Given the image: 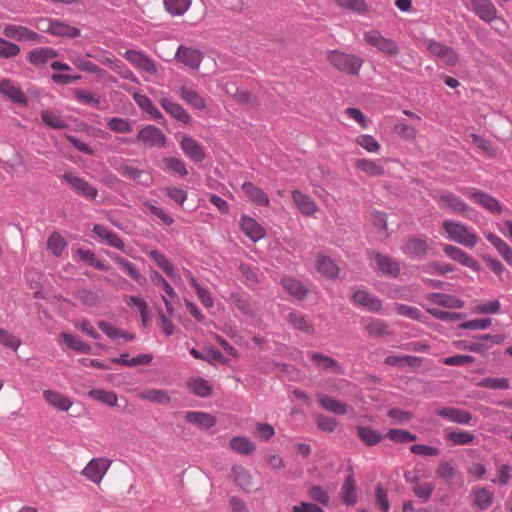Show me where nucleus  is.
<instances>
[{
  "label": "nucleus",
  "mask_w": 512,
  "mask_h": 512,
  "mask_svg": "<svg viewBox=\"0 0 512 512\" xmlns=\"http://www.w3.org/2000/svg\"><path fill=\"white\" fill-rule=\"evenodd\" d=\"M326 58L334 68L350 75H358L363 64L362 58L340 50L328 51Z\"/></svg>",
  "instance_id": "nucleus-1"
},
{
  "label": "nucleus",
  "mask_w": 512,
  "mask_h": 512,
  "mask_svg": "<svg viewBox=\"0 0 512 512\" xmlns=\"http://www.w3.org/2000/svg\"><path fill=\"white\" fill-rule=\"evenodd\" d=\"M363 38L368 45L387 57H396L400 53L398 44L394 40L384 37L378 30L366 31Z\"/></svg>",
  "instance_id": "nucleus-2"
},
{
  "label": "nucleus",
  "mask_w": 512,
  "mask_h": 512,
  "mask_svg": "<svg viewBox=\"0 0 512 512\" xmlns=\"http://www.w3.org/2000/svg\"><path fill=\"white\" fill-rule=\"evenodd\" d=\"M366 255L369 260L375 263L377 271L382 275L393 279L400 276V262L393 260L388 255L371 249L366 251Z\"/></svg>",
  "instance_id": "nucleus-3"
},
{
  "label": "nucleus",
  "mask_w": 512,
  "mask_h": 512,
  "mask_svg": "<svg viewBox=\"0 0 512 512\" xmlns=\"http://www.w3.org/2000/svg\"><path fill=\"white\" fill-rule=\"evenodd\" d=\"M443 229L448 234V237L468 248H472L477 244L478 237L476 234L469 231V229L460 222L445 221Z\"/></svg>",
  "instance_id": "nucleus-4"
},
{
  "label": "nucleus",
  "mask_w": 512,
  "mask_h": 512,
  "mask_svg": "<svg viewBox=\"0 0 512 512\" xmlns=\"http://www.w3.org/2000/svg\"><path fill=\"white\" fill-rule=\"evenodd\" d=\"M123 143H137L142 142L149 147H164L167 143L165 134L155 127L154 125H147L143 127L134 140L121 138Z\"/></svg>",
  "instance_id": "nucleus-5"
},
{
  "label": "nucleus",
  "mask_w": 512,
  "mask_h": 512,
  "mask_svg": "<svg viewBox=\"0 0 512 512\" xmlns=\"http://www.w3.org/2000/svg\"><path fill=\"white\" fill-rule=\"evenodd\" d=\"M3 34L20 42L47 43L44 36L21 25L7 24L3 28Z\"/></svg>",
  "instance_id": "nucleus-6"
},
{
  "label": "nucleus",
  "mask_w": 512,
  "mask_h": 512,
  "mask_svg": "<svg viewBox=\"0 0 512 512\" xmlns=\"http://www.w3.org/2000/svg\"><path fill=\"white\" fill-rule=\"evenodd\" d=\"M462 192L492 214H500L503 211L501 203L488 193L477 190L476 188H465Z\"/></svg>",
  "instance_id": "nucleus-7"
},
{
  "label": "nucleus",
  "mask_w": 512,
  "mask_h": 512,
  "mask_svg": "<svg viewBox=\"0 0 512 512\" xmlns=\"http://www.w3.org/2000/svg\"><path fill=\"white\" fill-rule=\"evenodd\" d=\"M63 179L78 195L88 200H94L98 196V190L81 177L75 176L72 173H65Z\"/></svg>",
  "instance_id": "nucleus-8"
},
{
  "label": "nucleus",
  "mask_w": 512,
  "mask_h": 512,
  "mask_svg": "<svg viewBox=\"0 0 512 512\" xmlns=\"http://www.w3.org/2000/svg\"><path fill=\"white\" fill-rule=\"evenodd\" d=\"M42 22L47 24L46 27H43V31L55 35V36H66L69 38H76L80 36V29L70 26L69 24L62 22L57 19H42Z\"/></svg>",
  "instance_id": "nucleus-9"
},
{
  "label": "nucleus",
  "mask_w": 512,
  "mask_h": 512,
  "mask_svg": "<svg viewBox=\"0 0 512 512\" xmlns=\"http://www.w3.org/2000/svg\"><path fill=\"white\" fill-rule=\"evenodd\" d=\"M111 462L105 458H94L83 469L85 475L90 481L99 484L110 467Z\"/></svg>",
  "instance_id": "nucleus-10"
},
{
  "label": "nucleus",
  "mask_w": 512,
  "mask_h": 512,
  "mask_svg": "<svg viewBox=\"0 0 512 512\" xmlns=\"http://www.w3.org/2000/svg\"><path fill=\"white\" fill-rule=\"evenodd\" d=\"M355 305L363 307L370 312H380L383 303L382 300L366 290H356L352 296Z\"/></svg>",
  "instance_id": "nucleus-11"
},
{
  "label": "nucleus",
  "mask_w": 512,
  "mask_h": 512,
  "mask_svg": "<svg viewBox=\"0 0 512 512\" xmlns=\"http://www.w3.org/2000/svg\"><path fill=\"white\" fill-rule=\"evenodd\" d=\"M443 250L452 260L472 269L475 272L480 271L479 263L464 250L450 244H446L443 247Z\"/></svg>",
  "instance_id": "nucleus-12"
},
{
  "label": "nucleus",
  "mask_w": 512,
  "mask_h": 512,
  "mask_svg": "<svg viewBox=\"0 0 512 512\" xmlns=\"http://www.w3.org/2000/svg\"><path fill=\"white\" fill-rule=\"evenodd\" d=\"M183 153L194 162H202L206 157L203 147L191 136L184 135L180 141Z\"/></svg>",
  "instance_id": "nucleus-13"
},
{
  "label": "nucleus",
  "mask_w": 512,
  "mask_h": 512,
  "mask_svg": "<svg viewBox=\"0 0 512 512\" xmlns=\"http://www.w3.org/2000/svg\"><path fill=\"white\" fill-rule=\"evenodd\" d=\"M0 93L16 104L26 106L28 103L24 92L11 79L5 78L0 82Z\"/></svg>",
  "instance_id": "nucleus-14"
},
{
  "label": "nucleus",
  "mask_w": 512,
  "mask_h": 512,
  "mask_svg": "<svg viewBox=\"0 0 512 512\" xmlns=\"http://www.w3.org/2000/svg\"><path fill=\"white\" fill-rule=\"evenodd\" d=\"M348 475L342 485L340 497L344 504L348 506H353L357 502V483L354 476V471L352 467L348 468Z\"/></svg>",
  "instance_id": "nucleus-15"
},
{
  "label": "nucleus",
  "mask_w": 512,
  "mask_h": 512,
  "mask_svg": "<svg viewBox=\"0 0 512 512\" xmlns=\"http://www.w3.org/2000/svg\"><path fill=\"white\" fill-rule=\"evenodd\" d=\"M427 49L433 55L445 61L448 65H455L458 62L457 52L453 48L440 42L434 40L429 41Z\"/></svg>",
  "instance_id": "nucleus-16"
},
{
  "label": "nucleus",
  "mask_w": 512,
  "mask_h": 512,
  "mask_svg": "<svg viewBox=\"0 0 512 512\" xmlns=\"http://www.w3.org/2000/svg\"><path fill=\"white\" fill-rule=\"evenodd\" d=\"M402 252L410 257L424 258L429 250L427 240L424 238H409L401 248Z\"/></svg>",
  "instance_id": "nucleus-17"
},
{
  "label": "nucleus",
  "mask_w": 512,
  "mask_h": 512,
  "mask_svg": "<svg viewBox=\"0 0 512 512\" xmlns=\"http://www.w3.org/2000/svg\"><path fill=\"white\" fill-rule=\"evenodd\" d=\"M125 58L134 66L149 74H155L157 72L156 65L152 59L139 51L127 50L125 52Z\"/></svg>",
  "instance_id": "nucleus-18"
},
{
  "label": "nucleus",
  "mask_w": 512,
  "mask_h": 512,
  "mask_svg": "<svg viewBox=\"0 0 512 512\" xmlns=\"http://www.w3.org/2000/svg\"><path fill=\"white\" fill-rule=\"evenodd\" d=\"M175 58L187 67L197 69L202 61V53L198 50L180 45Z\"/></svg>",
  "instance_id": "nucleus-19"
},
{
  "label": "nucleus",
  "mask_w": 512,
  "mask_h": 512,
  "mask_svg": "<svg viewBox=\"0 0 512 512\" xmlns=\"http://www.w3.org/2000/svg\"><path fill=\"white\" fill-rule=\"evenodd\" d=\"M240 226L243 233L253 242H257L265 236L264 228L252 217L242 215Z\"/></svg>",
  "instance_id": "nucleus-20"
},
{
  "label": "nucleus",
  "mask_w": 512,
  "mask_h": 512,
  "mask_svg": "<svg viewBox=\"0 0 512 512\" xmlns=\"http://www.w3.org/2000/svg\"><path fill=\"white\" fill-rule=\"evenodd\" d=\"M133 99L140 107L141 110L148 113L154 120H157L160 125L165 126L166 120L160 110L152 103L151 99L141 93H134Z\"/></svg>",
  "instance_id": "nucleus-21"
},
{
  "label": "nucleus",
  "mask_w": 512,
  "mask_h": 512,
  "mask_svg": "<svg viewBox=\"0 0 512 512\" xmlns=\"http://www.w3.org/2000/svg\"><path fill=\"white\" fill-rule=\"evenodd\" d=\"M436 414L457 424L468 425L473 416L469 411L455 407H444L437 410Z\"/></svg>",
  "instance_id": "nucleus-22"
},
{
  "label": "nucleus",
  "mask_w": 512,
  "mask_h": 512,
  "mask_svg": "<svg viewBox=\"0 0 512 512\" xmlns=\"http://www.w3.org/2000/svg\"><path fill=\"white\" fill-rule=\"evenodd\" d=\"M108 256L121 268L123 269L137 284L144 285L147 282L146 277H144L135 267V265L123 258L119 254L116 253H108Z\"/></svg>",
  "instance_id": "nucleus-23"
},
{
  "label": "nucleus",
  "mask_w": 512,
  "mask_h": 512,
  "mask_svg": "<svg viewBox=\"0 0 512 512\" xmlns=\"http://www.w3.org/2000/svg\"><path fill=\"white\" fill-rule=\"evenodd\" d=\"M161 107L169 113L173 118L183 124H190L192 121L191 116L185 111V109L178 103L173 102L169 98H161L159 100Z\"/></svg>",
  "instance_id": "nucleus-24"
},
{
  "label": "nucleus",
  "mask_w": 512,
  "mask_h": 512,
  "mask_svg": "<svg viewBox=\"0 0 512 512\" xmlns=\"http://www.w3.org/2000/svg\"><path fill=\"white\" fill-rule=\"evenodd\" d=\"M242 190L246 197L258 206H268V195L254 183L246 181L242 184Z\"/></svg>",
  "instance_id": "nucleus-25"
},
{
  "label": "nucleus",
  "mask_w": 512,
  "mask_h": 512,
  "mask_svg": "<svg viewBox=\"0 0 512 512\" xmlns=\"http://www.w3.org/2000/svg\"><path fill=\"white\" fill-rule=\"evenodd\" d=\"M471 7L485 22H491L496 18V8L490 0H471Z\"/></svg>",
  "instance_id": "nucleus-26"
},
{
  "label": "nucleus",
  "mask_w": 512,
  "mask_h": 512,
  "mask_svg": "<svg viewBox=\"0 0 512 512\" xmlns=\"http://www.w3.org/2000/svg\"><path fill=\"white\" fill-rule=\"evenodd\" d=\"M427 300L437 304L439 306L450 308V309H461L464 307V301L457 298L456 296L444 293H430L427 296Z\"/></svg>",
  "instance_id": "nucleus-27"
},
{
  "label": "nucleus",
  "mask_w": 512,
  "mask_h": 512,
  "mask_svg": "<svg viewBox=\"0 0 512 512\" xmlns=\"http://www.w3.org/2000/svg\"><path fill=\"white\" fill-rule=\"evenodd\" d=\"M316 398H317V402L319 403V405L323 409H325L331 413H334L336 415H344L348 411V406L345 403H343L339 400H336L331 396L320 393V394H317Z\"/></svg>",
  "instance_id": "nucleus-28"
},
{
  "label": "nucleus",
  "mask_w": 512,
  "mask_h": 512,
  "mask_svg": "<svg viewBox=\"0 0 512 512\" xmlns=\"http://www.w3.org/2000/svg\"><path fill=\"white\" fill-rule=\"evenodd\" d=\"M93 233L98 237L103 238L108 245L111 247L124 250L125 244L123 240L112 230L101 224H95L93 226Z\"/></svg>",
  "instance_id": "nucleus-29"
},
{
  "label": "nucleus",
  "mask_w": 512,
  "mask_h": 512,
  "mask_svg": "<svg viewBox=\"0 0 512 512\" xmlns=\"http://www.w3.org/2000/svg\"><path fill=\"white\" fill-rule=\"evenodd\" d=\"M316 269L323 276L334 279L338 277L340 268L335 261L325 255H319L316 260Z\"/></svg>",
  "instance_id": "nucleus-30"
},
{
  "label": "nucleus",
  "mask_w": 512,
  "mask_h": 512,
  "mask_svg": "<svg viewBox=\"0 0 512 512\" xmlns=\"http://www.w3.org/2000/svg\"><path fill=\"white\" fill-rule=\"evenodd\" d=\"M188 423L194 424L204 429H210L216 424V419L213 415L200 412V411H189L184 416Z\"/></svg>",
  "instance_id": "nucleus-31"
},
{
  "label": "nucleus",
  "mask_w": 512,
  "mask_h": 512,
  "mask_svg": "<svg viewBox=\"0 0 512 512\" xmlns=\"http://www.w3.org/2000/svg\"><path fill=\"white\" fill-rule=\"evenodd\" d=\"M231 476L234 482L243 490L251 491L253 487L252 475L248 469L242 465H234L231 468Z\"/></svg>",
  "instance_id": "nucleus-32"
},
{
  "label": "nucleus",
  "mask_w": 512,
  "mask_h": 512,
  "mask_svg": "<svg viewBox=\"0 0 512 512\" xmlns=\"http://www.w3.org/2000/svg\"><path fill=\"white\" fill-rule=\"evenodd\" d=\"M281 285L289 295L299 300L305 299L309 292L302 282L292 277L283 278Z\"/></svg>",
  "instance_id": "nucleus-33"
},
{
  "label": "nucleus",
  "mask_w": 512,
  "mask_h": 512,
  "mask_svg": "<svg viewBox=\"0 0 512 512\" xmlns=\"http://www.w3.org/2000/svg\"><path fill=\"white\" fill-rule=\"evenodd\" d=\"M43 398L51 406L60 411H68L73 404L68 397L54 390H44Z\"/></svg>",
  "instance_id": "nucleus-34"
},
{
  "label": "nucleus",
  "mask_w": 512,
  "mask_h": 512,
  "mask_svg": "<svg viewBox=\"0 0 512 512\" xmlns=\"http://www.w3.org/2000/svg\"><path fill=\"white\" fill-rule=\"evenodd\" d=\"M286 319L295 329L302 331L303 333L308 335H313L315 333L313 324L310 323L308 317L304 314L295 311L290 312Z\"/></svg>",
  "instance_id": "nucleus-35"
},
{
  "label": "nucleus",
  "mask_w": 512,
  "mask_h": 512,
  "mask_svg": "<svg viewBox=\"0 0 512 512\" xmlns=\"http://www.w3.org/2000/svg\"><path fill=\"white\" fill-rule=\"evenodd\" d=\"M308 357L314 364H316L319 367H322L327 371H331L334 373L341 372V367L339 363L332 357L313 351L308 352Z\"/></svg>",
  "instance_id": "nucleus-36"
},
{
  "label": "nucleus",
  "mask_w": 512,
  "mask_h": 512,
  "mask_svg": "<svg viewBox=\"0 0 512 512\" xmlns=\"http://www.w3.org/2000/svg\"><path fill=\"white\" fill-rule=\"evenodd\" d=\"M58 57V52L51 47H41L30 51L28 60L33 65H43L49 59Z\"/></svg>",
  "instance_id": "nucleus-37"
},
{
  "label": "nucleus",
  "mask_w": 512,
  "mask_h": 512,
  "mask_svg": "<svg viewBox=\"0 0 512 512\" xmlns=\"http://www.w3.org/2000/svg\"><path fill=\"white\" fill-rule=\"evenodd\" d=\"M189 352L195 359H200L210 364H214L216 362L226 364L228 362L226 357L219 350L214 348H209L204 353L200 352L196 348H191Z\"/></svg>",
  "instance_id": "nucleus-38"
},
{
  "label": "nucleus",
  "mask_w": 512,
  "mask_h": 512,
  "mask_svg": "<svg viewBox=\"0 0 512 512\" xmlns=\"http://www.w3.org/2000/svg\"><path fill=\"white\" fill-rule=\"evenodd\" d=\"M487 240L496 248L504 261L512 265V248L499 236L489 232L486 235Z\"/></svg>",
  "instance_id": "nucleus-39"
},
{
  "label": "nucleus",
  "mask_w": 512,
  "mask_h": 512,
  "mask_svg": "<svg viewBox=\"0 0 512 512\" xmlns=\"http://www.w3.org/2000/svg\"><path fill=\"white\" fill-rule=\"evenodd\" d=\"M292 198L297 208L305 215H312L317 210L315 202L299 190L292 191Z\"/></svg>",
  "instance_id": "nucleus-40"
},
{
  "label": "nucleus",
  "mask_w": 512,
  "mask_h": 512,
  "mask_svg": "<svg viewBox=\"0 0 512 512\" xmlns=\"http://www.w3.org/2000/svg\"><path fill=\"white\" fill-rule=\"evenodd\" d=\"M229 445L233 451L241 455H250L256 450V445L244 436L233 437Z\"/></svg>",
  "instance_id": "nucleus-41"
},
{
  "label": "nucleus",
  "mask_w": 512,
  "mask_h": 512,
  "mask_svg": "<svg viewBox=\"0 0 512 512\" xmlns=\"http://www.w3.org/2000/svg\"><path fill=\"white\" fill-rule=\"evenodd\" d=\"M357 435L367 446H375L383 439V435L370 426H358Z\"/></svg>",
  "instance_id": "nucleus-42"
},
{
  "label": "nucleus",
  "mask_w": 512,
  "mask_h": 512,
  "mask_svg": "<svg viewBox=\"0 0 512 512\" xmlns=\"http://www.w3.org/2000/svg\"><path fill=\"white\" fill-rule=\"evenodd\" d=\"M178 93L180 97L193 106L196 109L202 110L206 108L205 100L202 96H200L196 91L187 88L185 86H181L178 89Z\"/></svg>",
  "instance_id": "nucleus-43"
},
{
  "label": "nucleus",
  "mask_w": 512,
  "mask_h": 512,
  "mask_svg": "<svg viewBox=\"0 0 512 512\" xmlns=\"http://www.w3.org/2000/svg\"><path fill=\"white\" fill-rule=\"evenodd\" d=\"M162 161L165 169L171 174H176L181 177H186L189 174L184 161L180 158L164 157Z\"/></svg>",
  "instance_id": "nucleus-44"
},
{
  "label": "nucleus",
  "mask_w": 512,
  "mask_h": 512,
  "mask_svg": "<svg viewBox=\"0 0 512 512\" xmlns=\"http://www.w3.org/2000/svg\"><path fill=\"white\" fill-rule=\"evenodd\" d=\"M88 395L93 400L106 404L110 407L117 406L118 398L116 393L113 391H107L104 389H92L88 392Z\"/></svg>",
  "instance_id": "nucleus-45"
},
{
  "label": "nucleus",
  "mask_w": 512,
  "mask_h": 512,
  "mask_svg": "<svg viewBox=\"0 0 512 512\" xmlns=\"http://www.w3.org/2000/svg\"><path fill=\"white\" fill-rule=\"evenodd\" d=\"M355 166L360 171L366 173L370 177L382 176L385 173L384 168L381 165L376 164L374 161L369 159H358Z\"/></svg>",
  "instance_id": "nucleus-46"
},
{
  "label": "nucleus",
  "mask_w": 512,
  "mask_h": 512,
  "mask_svg": "<svg viewBox=\"0 0 512 512\" xmlns=\"http://www.w3.org/2000/svg\"><path fill=\"white\" fill-rule=\"evenodd\" d=\"M61 337L64 341V343L71 349L80 352V353H91V346L82 341L80 337L71 335L69 333H62Z\"/></svg>",
  "instance_id": "nucleus-47"
},
{
  "label": "nucleus",
  "mask_w": 512,
  "mask_h": 512,
  "mask_svg": "<svg viewBox=\"0 0 512 512\" xmlns=\"http://www.w3.org/2000/svg\"><path fill=\"white\" fill-rule=\"evenodd\" d=\"M188 386L191 391L198 397L206 398L210 396L212 392V386L210 385L209 381L201 377L190 381Z\"/></svg>",
  "instance_id": "nucleus-48"
},
{
  "label": "nucleus",
  "mask_w": 512,
  "mask_h": 512,
  "mask_svg": "<svg viewBox=\"0 0 512 512\" xmlns=\"http://www.w3.org/2000/svg\"><path fill=\"white\" fill-rule=\"evenodd\" d=\"M385 437L395 443H408L417 440V435L403 429H390L385 434Z\"/></svg>",
  "instance_id": "nucleus-49"
},
{
  "label": "nucleus",
  "mask_w": 512,
  "mask_h": 512,
  "mask_svg": "<svg viewBox=\"0 0 512 512\" xmlns=\"http://www.w3.org/2000/svg\"><path fill=\"white\" fill-rule=\"evenodd\" d=\"M365 331L370 336L384 337L391 335L388 325L381 319H374L365 326Z\"/></svg>",
  "instance_id": "nucleus-50"
},
{
  "label": "nucleus",
  "mask_w": 512,
  "mask_h": 512,
  "mask_svg": "<svg viewBox=\"0 0 512 512\" xmlns=\"http://www.w3.org/2000/svg\"><path fill=\"white\" fill-rule=\"evenodd\" d=\"M474 505L480 510H486L493 502V493L486 488L473 491Z\"/></svg>",
  "instance_id": "nucleus-51"
},
{
  "label": "nucleus",
  "mask_w": 512,
  "mask_h": 512,
  "mask_svg": "<svg viewBox=\"0 0 512 512\" xmlns=\"http://www.w3.org/2000/svg\"><path fill=\"white\" fill-rule=\"evenodd\" d=\"M149 257L170 277L175 275L173 264L158 250H151Z\"/></svg>",
  "instance_id": "nucleus-52"
},
{
  "label": "nucleus",
  "mask_w": 512,
  "mask_h": 512,
  "mask_svg": "<svg viewBox=\"0 0 512 512\" xmlns=\"http://www.w3.org/2000/svg\"><path fill=\"white\" fill-rule=\"evenodd\" d=\"M190 4V0H164L167 12L175 16L183 15L188 10Z\"/></svg>",
  "instance_id": "nucleus-53"
},
{
  "label": "nucleus",
  "mask_w": 512,
  "mask_h": 512,
  "mask_svg": "<svg viewBox=\"0 0 512 512\" xmlns=\"http://www.w3.org/2000/svg\"><path fill=\"white\" fill-rule=\"evenodd\" d=\"M427 312L435 317L436 319H439L441 321L445 322H454L458 320H462L466 317L465 313H458V312H450V311H444L437 308H428Z\"/></svg>",
  "instance_id": "nucleus-54"
},
{
  "label": "nucleus",
  "mask_w": 512,
  "mask_h": 512,
  "mask_svg": "<svg viewBox=\"0 0 512 512\" xmlns=\"http://www.w3.org/2000/svg\"><path fill=\"white\" fill-rule=\"evenodd\" d=\"M47 246L53 255L59 257L66 248L67 243L59 233L54 232L49 236Z\"/></svg>",
  "instance_id": "nucleus-55"
},
{
  "label": "nucleus",
  "mask_w": 512,
  "mask_h": 512,
  "mask_svg": "<svg viewBox=\"0 0 512 512\" xmlns=\"http://www.w3.org/2000/svg\"><path fill=\"white\" fill-rule=\"evenodd\" d=\"M108 128L116 133H130L133 130L132 123L129 119L121 117H112L107 122Z\"/></svg>",
  "instance_id": "nucleus-56"
},
{
  "label": "nucleus",
  "mask_w": 512,
  "mask_h": 512,
  "mask_svg": "<svg viewBox=\"0 0 512 512\" xmlns=\"http://www.w3.org/2000/svg\"><path fill=\"white\" fill-rule=\"evenodd\" d=\"M395 311L401 316H405L419 322H424L425 319V316L418 308L406 304H395Z\"/></svg>",
  "instance_id": "nucleus-57"
},
{
  "label": "nucleus",
  "mask_w": 512,
  "mask_h": 512,
  "mask_svg": "<svg viewBox=\"0 0 512 512\" xmlns=\"http://www.w3.org/2000/svg\"><path fill=\"white\" fill-rule=\"evenodd\" d=\"M441 200L456 213H463L469 210L468 205L460 197L453 194L442 195Z\"/></svg>",
  "instance_id": "nucleus-58"
},
{
  "label": "nucleus",
  "mask_w": 512,
  "mask_h": 512,
  "mask_svg": "<svg viewBox=\"0 0 512 512\" xmlns=\"http://www.w3.org/2000/svg\"><path fill=\"white\" fill-rule=\"evenodd\" d=\"M478 387L488 388V389H501L506 390L510 388V382L507 378H492L486 377L481 379L477 383Z\"/></svg>",
  "instance_id": "nucleus-59"
},
{
  "label": "nucleus",
  "mask_w": 512,
  "mask_h": 512,
  "mask_svg": "<svg viewBox=\"0 0 512 512\" xmlns=\"http://www.w3.org/2000/svg\"><path fill=\"white\" fill-rule=\"evenodd\" d=\"M151 281L156 286H161L165 293L169 296L171 300H175L178 298L177 293L174 288L166 281V279L156 270H153L151 273Z\"/></svg>",
  "instance_id": "nucleus-60"
},
{
  "label": "nucleus",
  "mask_w": 512,
  "mask_h": 512,
  "mask_svg": "<svg viewBox=\"0 0 512 512\" xmlns=\"http://www.w3.org/2000/svg\"><path fill=\"white\" fill-rule=\"evenodd\" d=\"M446 439L454 445H468L474 441L475 436L468 431H452L447 434Z\"/></svg>",
  "instance_id": "nucleus-61"
},
{
  "label": "nucleus",
  "mask_w": 512,
  "mask_h": 512,
  "mask_svg": "<svg viewBox=\"0 0 512 512\" xmlns=\"http://www.w3.org/2000/svg\"><path fill=\"white\" fill-rule=\"evenodd\" d=\"M41 120L53 129H63L67 127L66 122L60 116L49 110L42 111Z\"/></svg>",
  "instance_id": "nucleus-62"
},
{
  "label": "nucleus",
  "mask_w": 512,
  "mask_h": 512,
  "mask_svg": "<svg viewBox=\"0 0 512 512\" xmlns=\"http://www.w3.org/2000/svg\"><path fill=\"white\" fill-rule=\"evenodd\" d=\"M20 51L19 45L0 37V57L14 58L19 55Z\"/></svg>",
  "instance_id": "nucleus-63"
},
{
  "label": "nucleus",
  "mask_w": 512,
  "mask_h": 512,
  "mask_svg": "<svg viewBox=\"0 0 512 512\" xmlns=\"http://www.w3.org/2000/svg\"><path fill=\"white\" fill-rule=\"evenodd\" d=\"M315 422L318 429L327 433L334 432L338 426V421L336 419L323 414H317L315 416Z\"/></svg>",
  "instance_id": "nucleus-64"
}]
</instances>
